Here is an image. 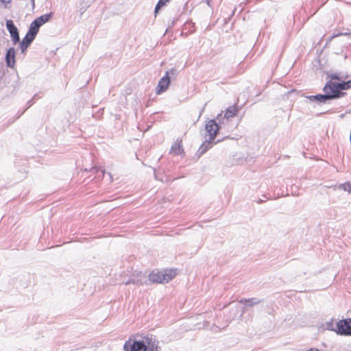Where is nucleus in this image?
<instances>
[{
    "mask_svg": "<svg viewBox=\"0 0 351 351\" xmlns=\"http://www.w3.org/2000/svg\"><path fill=\"white\" fill-rule=\"evenodd\" d=\"M123 349L125 351H161L159 341L152 335L141 336L132 343L128 341L125 343Z\"/></svg>",
    "mask_w": 351,
    "mask_h": 351,
    "instance_id": "f257e3e1",
    "label": "nucleus"
},
{
    "mask_svg": "<svg viewBox=\"0 0 351 351\" xmlns=\"http://www.w3.org/2000/svg\"><path fill=\"white\" fill-rule=\"evenodd\" d=\"M222 122H219L217 119H210L206 122L205 130L207 134L205 136V141L199 147L197 154L199 156L205 154L213 145L221 142V140L215 141L217 134L221 128Z\"/></svg>",
    "mask_w": 351,
    "mask_h": 351,
    "instance_id": "f03ea898",
    "label": "nucleus"
},
{
    "mask_svg": "<svg viewBox=\"0 0 351 351\" xmlns=\"http://www.w3.org/2000/svg\"><path fill=\"white\" fill-rule=\"evenodd\" d=\"M330 88V90L335 96V99L341 98L346 94L342 90L351 88V80L339 83L332 82L331 80H329L325 84V88Z\"/></svg>",
    "mask_w": 351,
    "mask_h": 351,
    "instance_id": "7ed1b4c3",
    "label": "nucleus"
},
{
    "mask_svg": "<svg viewBox=\"0 0 351 351\" xmlns=\"http://www.w3.org/2000/svg\"><path fill=\"white\" fill-rule=\"evenodd\" d=\"M176 273L174 270L153 271L149 275V280L152 282L167 283L175 277Z\"/></svg>",
    "mask_w": 351,
    "mask_h": 351,
    "instance_id": "20e7f679",
    "label": "nucleus"
},
{
    "mask_svg": "<svg viewBox=\"0 0 351 351\" xmlns=\"http://www.w3.org/2000/svg\"><path fill=\"white\" fill-rule=\"evenodd\" d=\"M324 94H317L315 95H306L304 96L310 101H316L319 104H326L328 101L335 99V96L330 90V88H323Z\"/></svg>",
    "mask_w": 351,
    "mask_h": 351,
    "instance_id": "39448f33",
    "label": "nucleus"
},
{
    "mask_svg": "<svg viewBox=\"0 0 351 351\" xmlns=\"http://www.w3.org/2000/svg\"><path fill=\"white\" fill-rule=\"evenodd\" d=\"M336 332L341 335L351 336V318L340 320L337 323Z\"/></svg>",
    "mask_w": 351,
    "mask_h": 351,
    "instance_id": "423d86ee",
    "label": "nucleus"
},
{
    "mask_svg": "<svg viewBox=\"0 0 351 351\" xmlns=\"http://www.w3.org/2000/svg\"><path fill=\"white\" fill-rule=\"evenodd\" d=\"M170 84V77L169 72L166 71L165 75L159 80L156 88L157 95H160L165 92Z\"/></svg>",
    "mask_w": 351,
    "mask_h": 351,
    "instance_id": "0eeeda50",
    "label": "nucleus"
},
{
    "mask_svg": "<svg viewBox=\"0 0 351 351\" xmlns=\"http://www.w3.org/2000/svg\"><path fill=\"white\" fill-rule=\"evenodd\" d=\"M6 27L8 30L14 44L20 42L19 30L12 20L6 21Z\"/></svg>",
    "mask_w": 351,
    "mask_h": 351,
    "instance_id": "6e6552de",
    "label": "nucleus"
},
{
    "mask_svg": "<svg viewBox=\"0 0 351 351\" xmlns=\"http://www.w3.org/2000/svg\"><path fill=\"white\" fill-rule=\"evenodd\" d=\"M5 60L8 67L14 68L16 64V50L14 47H10L7 50Z\"/></svg>",
    "mask_w": 351,
    "mask_h": 351,
    "instance_id": "1a4fd4ad",
    "label": "nucleus"
},
{
    "mask_svg": "<svg viewBox=\"0 0 351 351\" xmlns=\"http://www.w3.org/2000/svg\"><path fill=\"white\" fill-rule=\"evenodd\" d=\"M237 110L234 107L231 106L228 108L224 115H222V114H219L217 117V119L219 122H222L223 124H224L225 121H228L229 119L234 117L236 115Z\"/></svg>",
    "mask_w": 351,
    "mask_h": 351,
    "instance_id": "9d476101",
    "label": "nucleus"
},
{
    "mask_svg": "<svg viewBox=\"0 0 351 351\" xmlns=\"http://www.w3.org/2000/svg\"><path fill=\"white\" fill-rule=\"evenodd\" d=\"M53 13L49 12L48 14H43L34 19L38 24L42 26L45 23L49 22L53 17Z\"/></svg>",
    "mask_w": 351,
    "mask_h": 351,
    "instance_id": "9b49d317",
    "label": "nucleus"
},
{
    "mask_svg": "<svg viewBox=\"0 0 351 351\" xmlns=\"http://www.w3.org/2000/svg\"><path fill=\"white\" fill-rule=\"evenodd\" d=\"M184 152L183 148L182 147L181 141H176L171 146V152L174 155L179 156L181 155Z\"/></svg>",
    "mask_w": 351,
    "mask_h": 351,
    "instance_id": "f8f14e48",
    "label": "nucleus"
},
{
    "mask_svg": "<svg viewBox=\"0 0 351 351\" xmlns=\"http://www.w3.org/2000/svg\"><path fill=\"white\" fill-rule=\"evenodd\" d=\"M40 27L38 23L34 20L30 24L27 33L36 37Z\"/></svg>",
    "mask_w": 351,
    "mask_h": 351,
    "instance_id": "ddd939ff",
    "label": "nucleus"
},
{
    "mask_svg": "<svg viewBox=\"0 0 351 351\" xmlns=\"http://www.w3.org/2000/svg\"><path fill=\"white\" fill-rule=\"evenodd\" d=\"M261 302V300L252 298L250 299H241L239 302L241 304H245L247 306H253L255 304H258Z\"/></svg>",
    "mask_w": 351,
    "mask_h": 351,
    "instance_id": "4468645a",
    "label": "nucleus"
},
{
    "mask_svg": "<svg viewBox=\"0 0 351 351\" xmlns=\"http://www.w3.org/2000/svg\"><path fill=\"white\" fill-rule=\"evenodd\" d=\"M35 38L36 37H34V36H32L27 32L25 37L23 38L22 41H21L19 43L29 47L30 45L32 43V42L34 41V40L35 39Z\"/></svg>",
    "mask_w": 351,
    "mask_h": 351,
    "instance_id": "2eb2a0df",
    "label": "nucleus"
},
{
    "mask_svg": "<svg viewBox=\"0 0 351 351\" xmlns=\"http://www.w3.org/2000/svg\"><path fill=\"white\" fill-rule=\"evenodd\" d=\"M169 0H159L156 5V8H155V14H156L159 10L163 7L166 3H167Z\"/></svg>",
    "mask_w": 351,
    "mask_h": 351,
    "instance_id": "dca6fc26",
    "label": "nucleus"
},
{
    "mask_svg": "<svg viewBox=\"0 0 351 351\" xmlns=\"http://www.w3.org/2000/svg\"><path fill=\"white\" fill-rule=\"evenodd\" d=\"M341 187L346 191H348L350 193H351V184L350 182H346L343 185L341 186Z\"/></svg>",
    "mask_w": 351,
    "mask_h": 351,
    "instance_id": "f3484780",
    "label": "nucleus"
},
{
    "mask_svg": "<svg viewBox=\"0 0 351 351\" xmlns=\"http://www.w3.org/2000/svg\"><path fill=\"white\" fill-rule=\"evenodd\" d=\"M19 45H20V49H21V51L22 53H24L26 51L27 49L29 47L28 46L21 44L20 43H19Z\"/></svg>",
    "mask_w": 351,
    "mask_h": 351,
    "instance_id": "a211bd4d",
    "label": "nucleus"
},
{
    "mask_svg": "<svg viewBox=\"0 0 351 351\" xmlns=\"http://www.w3.org/2000/svg\"><path fill=\"white\" fill-rule=\"evenodd\" d=\"M169 72V76L170 75H178V71L174 69V68H172L171 69H170L169 71H167Z\"/></svg>",
    "mask_w": 351,
    "mask_h": 351,
    "instance_id": "6ab92c4d",
    "label": "nucleus"
},
{
    "mask_svg": "<svg viewBox=\"0 0 351 351\" xmlns=\"http://www.w3.org/2000/svg\"><path fill=\"white\" fill-rule=\"evenodd\" d=\"M269 198L266 197L265 195H263V198H260L258 201H257V203L258 204H261L263 202H265L267 201V199H268Z\"/></svg>",
    "mask_w": 351,
    "mask_h": 351,
    "instance_id": "aec40b11",
    "label": "nucleus"
},
{
    "mask_svg": "<svg viewBox=\"0 0 351 351\" xmlns=\"http://www.w3.org/2000/svg\"><path fill=\"white\" fill-rule=\"evenodd\" d=\"M138 283V280H136L134 278H131L130 280H128L126 282H125V285H130V284H137Z\"/></svg>",
    "mask_w": 351,
    "mask_h": 351,
    "instance_id": "412c9836",
    "label": "nucleus"
},
{
    "mask_svg": "<svg viewBox=\"0 0 351 351\" xmlns=\"http://www.w3.org/2000/svg\"><path fill=\"white\" fill-rule=\"evenodd\" d=\"M332 326H333V324L332 322H328L327 323V329L330 330H333V331H335L337 330V329H334L332 328Z\"/></svg>",
    "mask_w": 351,
    "mask_h": 351,
    "instance_id": "4be33fe9",
    "label": "nucleus"
},
{
    "mask_svg": "<svg viewBox=\"0 0 351 351\" xmlns=\"http://www.w3.org/2000/svg\"><path fill=\"white\" fill-rule=\"evenodd\" d=\"M99 170L101 171V172L104 175V173H105V170L104 169H100L99 167H94V168H93V171H94L95 173H97Z\"/></svg>",
    "mask_w": 351,
    "mask_h": 351,
    "instance_id": "5701e85b",
    "label": "nucleus"
},
{
    "mask_svg": "<svg viewBox=\"0 0 351 351\" xmlns=\"http://www.w3.org/2000/svg\"><path fill=\"white\" fill-rule=\"evenodd\" d=\"M330 77L331 81L332 80H339V76L337 74H332Z\"/></svg>",
    "mask_w": 351,
    "mask_h": 351,
    "instance_id": "b1692460",
    "label": "nucleus"
},
{
    "mask_svg": "<svg viewBox=\"0 0 351 351\" xmlns=\"http://www.w3.org/2000/svg\"><path fill=\"white\" fill-rule=\"evenodd\" d=\"M206 4L209 6V7H211V2H212V0H205Z\"/></svg>",
    "mask_w": 351,
    "mask_h": 351,
    "instance_id": "393cba45",
    "label": "nucleus"
},
{
    "mask_svg": "<svg viewBox=\"0 0 351 351\" xmlns=\"http://www.w3.org/2000/svg\"><path fill=\"white\" fill-rule=\"evenodd\" d=\"M3 3H10L11 0H0Z\"/></svg>",
    "mask_w": 351,
    "mask_h": 351,
    "instance_id": "a878e982",
    "label": "nucleus"
},
{
    "mask_svg": "<svg viewBox=\"0 0 351 351\" xmlns=\"http://www.w3.org/2000/svg\"><path fill=\"white\" fill-rule=\"evenodd\" d=\"M154 176H155V178H156V180H159V178H158V175H157V173H156V169H154ZM160 180L162 181V179H160Z\"/></svg>",
    "mask_w": 351,
    "mask_h": 351,
    "instance_id": "bb28decb",
    "label": "nucleus"
},
{
    "mask_svg": "<svg viewBox=\"0 0 351 351\" xmlns=\"http://www.w3.org/2000/svg\"><path fill=\"white\" fill-rule=\"evenodd\" d=\"M339 35H343V34H341H341H338L333 35V36H332L330 37V40L332 39V38H335V37L339 36Z\"/></svg>",
    "mask_w": 351,
    "mask_h": 351,
    "instance_id": "cd10ccee",
    "label": "nucleus"
},
{
    "mask_svg": "<svg viewBox=\"0 0 351 351\" xmlns=\"http://www.w3.org/2000/svg\"><path fill=\"white\" fill-rule=\"evenodd\" d=\"M306 351H319V350L318 349H315V350H313V349H310V350H306Z\"/></svg>",
    "mask_w": 351,
    "mask_h": 351,
    "instance_id": "c85d7f7f",
    "label": "nucleus"
},
{
    "mask_svg": "<svg viewBox=\"0 0 351 351\" xmlns=\"http://www.w3.org/2000/svg\"><path fill=\"white\" fill-rule=\"evenodd\" d=\"M28 103L29 104V106H30L32 104V100L29 101V102H28Z\"/></svg>",
    "mask_w": 351,
    "mask_h": 351,
    "instance_id": "c756f323",
    "label": "nucleus"
},
{
    "mask_svg": "<svg viewBox=\"0 0 351 351\" xmlns=\"http://www.w3.org/2000/svg\"><path fill=\"white\" fill-rule=\"evenodd\" d=\"M32 2L33 6H34V0H32Z\"/></svg>",
    "mask_w": 351,
    "mask_h": 351,
    "instance_id": "7c9ffc66",
    "label": "nucleus"
},
{
    "mask_svg": "<svg viewBox=\"0 0 351 351\" xmlns=\"http://www.w3.org/2000/svg\"><path fill=\"white\" fill-rule=\"evenodd\" d=\"M24 112H25V110H24V111L21 114H19V117H21V115Z\"/></svg>",
    "mask_w": 351,
    "mask_h": 351,
    "instance_id": "2f4dec72",
    "label": "nucleus"
}]
</instances>
